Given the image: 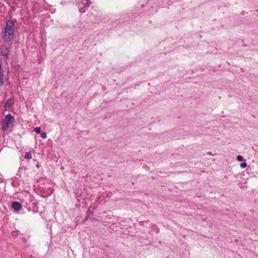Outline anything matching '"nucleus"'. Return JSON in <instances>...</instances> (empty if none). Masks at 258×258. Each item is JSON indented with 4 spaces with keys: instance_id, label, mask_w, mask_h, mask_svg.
I'll use <instances>...</instances> for the list:
<instances>
[{
    "instance_id": "1",
    "label": "nucleus",
    "mask_w": 258,
    "mask_h": 258,
    "mask_svg": "<svg viewBox=\"0 0 258 258\" xmlns=\"http://www.w3.org/2000/svg\"><path fill=\"white\" fill-rule=\"evenodd\" d=\"M14 24L11 20L6 22V26L2 29V36L5 41H10L14 37Z\"/></svg>"
},
{
    "instance_id": "2",
    "label": "nucleus",
    "mask_w": 258,
    "mask_h": 258,
    "mask_svg": "<svg viewBox=\"0 0 258 258\" xmlns=\"http://www.w3.org/2000/svg\"><path fill=\"white\" fill-rule=\"evenodd\" d=\"M14 121V117L10 114H7L2 122L3 129L7 130Z\"/></svg>"
},
{
    "instance_id": "3",
    "label": "nucleus",
    "mask_w": 258,
    "mask_h": 258,
    "mask_svg": "<svg viewBox=\"0 0 258 258\" xmlns=\"http://www.w3.org/2000/svg\"><path fill=\"white\" fill-rule=\"evenodd\" d=\"M91 2L89 0H80L78 3V7L79 9V12L81 13L86 12V9L88 8Z\"/></svg>"
},
{
    "instance_id": "4",
    "label": "nucleus",
    "mask_w": 258,
    "mask_h": 258,
    "mask_svg": "<svg viewBox=\"0 0 258 258\" xmlns=\"http://www.w3.org/2000/svg\"><path fill=\"white\" fill-rule=\"evenodd\" d=\"M12 206L16 211H18L22 208V205L19 202L16 201L12 203Z\"/></svg>"
},
{
    "instance_id": "5",
    "label": "nucleus",
    "mask_w": 258,
    "mask_h": 258,
    "mask_svg": "<svg viewBox=\"0 0 258 258\" xmlns=\"http://www.w3.org/2000/svg\"><path fill=\"white\" fill-rule=\"evenodd\" d=\"M14 103V100L13 99L10 98L7 100L5 104V108L6 109H9L11 108V107L13 105Z\"/></svg>"
},
{
    "instance_id": "6",
    "label": "nucleus",
    "mask_w": 258,
    "mask_h": 258,
    "mask_svg": "<svg viewBox=\"0 0 258 258\" xmlns=\"http://www.w3.org/2000/svg\"><path fill=\"white\" fill-rule=\"evenodd\" d=\"M9 54V50L7 47H5L2 51V55L4 58H7Z\"/></svg>"
},
{
    "instance_id": "7",
    "label": "nucleus",
    "mask_w": 258,
    "mask_h": 258,
    "mask_svg": "<svg viewBox=\"0 0 258 258\" xmlns=\"http://www.w3.org/2000/svg\"><path fill=\"white\" fill-rule=\"evenodd\" d=\"M2 64L0 63V86L4 84V75L2 71Z\"/></svg>"
},
{
    "instance_id": "8",
    "label": "nucleus",
    "mask_w": 258,
    "mask_h": 258,
    "mask_svg": "<svg viewBox=\"0 0 258 258\" xmlns=\"http://www.w3.org/2000/svg\"><path fill=\"white\" fill-rule=\"evenodd\" d=\"M25 158L26 159H31L32 158V154L30 152H27L25 154Z\"/></svg>"
},
{
    "instance_id": "9",
    "label": "nucleus",
    "mask_w": 258,
    "mask_h": 258,
    "mask_svg": "<svg viewBox=\"0 0 258 258\" xmlns=\"http://www.w3.org/2000/svg\"><path fill=\"white\" fill-rule=\"evenodd\" d=\"M34 131L36 133V134H40L41 133V129L39 127H36L34 128Z\"/></svg>"
},
{
    "instance_id": "10",
    "label": "nucleus",
    "mask_w": 258,
    "mask_h": 258,
    "mask_svg": "<svg viewBox=\"0 0 258 258\" xmlns=\"http://www.w3.org/2000/svg\"><path fill=\"white\" fill-rule=\"evenodd\" d=\"M237 160L238 161H242L244 160L243 157L241 155H238L237 156Z\"/></svg>"
},
{
    "instance_id": "11",
    "label": "nucleus",
    "mask_w": 258,
    "mask_h": 258,
    "mask_svg": "<svg viewBox=\"0 0 258 258\" xmlns=\"http://www.w3.org/2000/svg\"><path fill=\"white\" fill-rule=\"evenodd\" d=\"M41 138L42 139H46L47 137V135L46 133H42L40 135Z\"/></svg>"
},
{
    "instance_id": "12",
    "label": "nucleus",
    "mask_w": 258,
    "mask_h": 258,
    "mask_svg": "<svg viewBox=\"0 0 258 258\" xmlns=\"http://www.w3.org/2000/svg\"><path fill=\"white\" fill-rule=\"evenodd\" d=\"M247 166L246 162H242L240 164V167L242 168H245Z\"/></svg>"
}]
</instances>
